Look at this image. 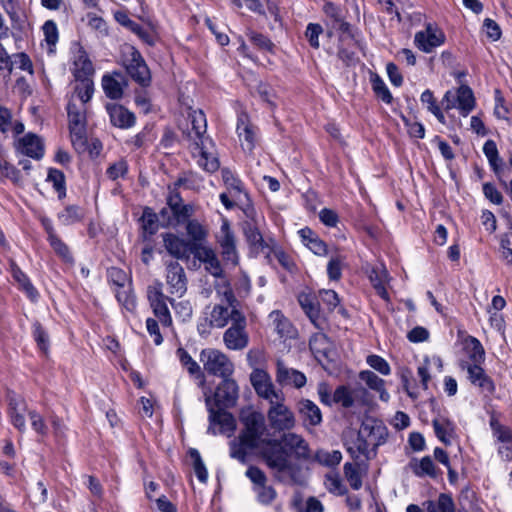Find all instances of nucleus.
I'll use <instances>...</instances> for the list:
<instances>
[{
    "label": "nucleus",
    "instance_id": "f257e3e1",
    "mask_svg": "<svg viewBox=\"0 0 512 512\" xmlns=\"http://www.w3.org/2000/svg\"><path fill=\"white\" fill-rule=\"evenodd\" d=\"M285 449L292 452L298 459H308L310 456L306 440L299 434L289 432L284 433L280 440L269 439L266 446L261 448V458L277 480L284 482L289 479L299 483L296 477V466L289 460Z\"/></svg>",
    "mask_w": 512,
    "mask_h": 512
},
{
    "label": "nucleus",
    "instance_id": "f03ea898",
    "mask_svg": "<svg viewBox=\"0 0 512 512\" xmlns=\"http://www.w3.org/2000/svg\"><path fill=\"white\" fill-rule=\"evenodd\" d=\"M191 128L185 132L188 149L200 168L213 173L220 167L213 141L206 136L207 122L203 111L193 110L189 114Z\"/></svg>",
    "mask_w": 512,
    "mask_h": 512
},
{
    "label": "nucleus",
    "instance_id": "7ed1b4c3",
    "mask_svg": "<svg viewBox=\"0 0 512 512\" xmlns=\"http://www.w3.org/2000/svg\"><path fill=\"white\" fill-rule=\"evenodd\" d=\"M243 429L238 437L229 443L230 457L245 464L248 462L249 455L266 446L269 439H262L265 431V420L262 413L252 410L242 411L240 416Z\"/></svg>",
    "mask_w": 512,
    "mask_h": 512
},
{
    "label": "nucleus",
    "instance_id": "20e7f679",
    "mask_svg": "<svg viewBox=\"0 0 512 512\" xmlns=\"http://www.w3.org/2000/svg\"><path fill=\"white\" fill-rule=\"evenodd\" d=\"M223 296L227 304L214 305L208 318L210 326L218 329L224 328L229 322L232 325L234 322L242 321V318L245 317L229 284L226 285Z\"/></svg>",
    "mask_w": 512,
    "mask_h": 512
},
{
    "label": "nucleus",
    "instance_id": "39448f33",
    "mask_svg": "<svg viewBox=\"0 0 512 512\" xmlns=\"http://www.w3.org/2000/svg\"><path fill=\"white\" fill-rule=\"evenodd\" d=\"M67 113L72 145L77 152L83 153L88 148L86 138V109L83 105H78L75 101L70 100L67 105Z\"/></svg>",
    "mask_w": 512,
    "mask_h": 512
},
{
    "label": "nucleus",
    "instance_id": "423d86ee",
    "mask_svg": "<svg viewBox=\"0 0 512 512\" xmlns=\"http://www.w3.org/2000/svg\"><path fill=\"white\" fill-rule=\"evenodd\" d=\"M200 362L204 370L213 376L226 378L234 372V364L222 351L214 348H206L200 352Z\"/></svg>",
    "mask_w": 512,
    "mask_h": 512
},
{
    "label": "nucleus",
    "instance_id": "0eeeda50",
    "mask_svg": "<svg viewBox=\"0 0 512 512\" xmlns=\"http://www.w3.org/2000/svg\"><path fill=\"white\" fill-rule=\"evenodd\" d=\"M123 65L128 75L140 86L148 87L150 85V70L140 52L134 47L127 48L124 53Z\"/></svg>",
    "mask_w": 512,
    "mask_h": 512
},
{
    "label": "nucleus",
    "instance_id": "6e6552de",
    "mask_svg": "<svg viewBox=\"0 0 512 512\" xmlns=\"http://www.w3.org/2000/svg\"><path fill=\"white\" fill-rule=\"evenodd\" d=\"M284 400V398L277 399L270 403V407L267 411L270 427L279 432L291 430L296 424L294 413L284 404Z\"/></svg>",
    "mask_w": 512,
    "mask_h": 512
},
{
    "label": "nucleus",
    "instance_id": "1a4fd4ad",
    "mask_svg": "<svg viewBox=\"0 0 512 512\" xmlns=\"http://www.w3.org/2000/svg\"><path fill=\"white\" fill-rule=\"evenodd\" d=\"M250 381L257 395L269 401V404L277 399H283V393L276 390L269 374L261 369L254 370L250 375Z\"/></svg>",
    "mask_w": 512,
    "mask_h": 512
},
{
    "label": "nucleus",
    "instance_id": "9d476101",
    "mask_svg": "<svg viewBox=\"0 0 512 512\" xmlns=\"http://www.w3.org/2000/svg\"><path fill=\"white\" fill-rule=\"evenodd\" d=\"M245 475L253 483L257 499L262 504H270L276 497V491L272 486L267 485L265 473L256 466H250Z\"/></svg>",
    "mask_w": 512,
    "mask_h": 512
},
{
    "label": "nucleus",
    "instance_id": "9b49d317",
    "mask_svg": "<svg viewBox=\"0 0 512 512\" xmlns=\"http://www.w3.org/2000/svg\"><path fill=\"white\" fill-rule=\"evenodd\" d=\"M7 403V413L11 424L20 433H24L26 431L25 413L28 412L25 399L14 391L8 390Z\"/></svg>",
    "mask_w": 512,
    "mask_h": 512
},
{
    "label": "nucleus",
    "instance_id": "f8f14e48",
    "mask_svg": "<svg viewBox=\"0 0 512 512\" xmlns=\"http://www.w3.org/2000/svg\"><path fill=\"white\" fill-rule=\"evenodd\" d=\"M359 434L372 445V454L376 456L377 448L387 441L388 429L381 421L369 419L363 422Z\"/></svg>",
    "mask_w": 512,
    "mask_h": 512
},
{
    "label": "nucleus",
    "instance_id": "ddd939ff",
    "mask_svg": "<svg viewBox=\"0 0 512 512\" xmlns=\"http://www.w3.org/2000/svg\"><path fill=\"white\" fill-rule=\"evenodd\" d=\"M246 317L234 322L223 334V342L229 350H243L248 346L249 335L246 331Z\"/></svg>",
    "mask_w": 512,
    "mask_h": 512
},
{
    "label": "nucleus",
    "instance_id": "4468645a",
    "mask_svg": "<svg viewBox=\"0 0 512 512\" xmlns=\"http://www.w3.org/2000/svg\"><path fill=\"white\" fill-rule=\"evenodd\" d=\"M193 255L204 264L205 270L207 272H209L212 276L221 279L222 285L224 289H226V285L229 283L224 277L221 263L215 252L211 248L200 245L195 246Z\"/></svg>",
    "mask_w": 512,
    "mask_h": 512
},
{
    "label": "nucleus",
    "instance_id": "2eb2a0df",
    "mask_svg": "<svg viewBox=\"0 0 512 512\" xmlns=\"http://www.w3.org/2000/svg\"><path fill=\"white\" fill-rule=\"evenodd\" d=\"M168 209L172 216L167 219V224H179L186 222L193 214V207L189 204H183V200L178 191L171 189L167 197Z\"/></svg>",
    "mask_w": 512,
    "mask_h": 512
},
{
    "label": "nucleus",
    "instance_id": "dca6fc26",
    "mask_svg": "<svg viewBox=\"0 0 512 512\" xmlns=\"http://www.w3.org/2000/svg\"><path fill=\"white\" fill-rule=\"evenodd\" d=\"M166 283L169 292L179 297L187 291V278L184 268L176 261L166 264Z\"/></svg>",
    "mask_w": 512,
    "mask_h": 512
},
{
    "label": "nucleus",
    "instance_id": "f3484780",
    "mask_svg": "<svg viewBox=\"0 0 512 512\" xmlns=\"http://www.w3.org/2000/svg\"><path fill=\"white\" fill-rule=\"evenodd\" d=\"M444 40V34L431 24H428L425 30L417 32L414 38L415 45L425 53L432 52L434 48L443 44Z\"/></svg>",
    "mask_w": 512,
    "mask_h": 512
},
{
    "label": "nucleus",
    "instance_id": "a211bd4d",
    "mask_svg": "<svg viewBox=\"0 0 512 512\" xmlns=\"http://www.w3.org/2000/svg\"><path fill=\"white\" fill-rule=\"evenodd\" d=\"M14 147L16 151L22 155L32 159L40 160L44 155V146L41 139L33 133H28L19 138Z\"/></svg>",
    "mask_w": 512,
    "mask_h": 512
},
{
    "label": "nucleus",
    "instance_id": "6ab92c4d",
    "mask_svg": "<svg viewBox=\"0 0 512 512\" xmlns=\"http://www.w3.org/2000/svg\"><path fill=\"white\" fill-rule=\"evenodd\" d=\"M148 299L154 315L159 319L162 325L170 326L172 324V318L166 303L168 297L165 296L160 289L149 288Z\"/></svg>",
    "mask_w": 512,
    "mask_h": 512
},
{
    "label": "nucleus",
    "instance_id": "aec40b11",
    "mask_svg": "<svg viewBox=\"0 0 512 512\" xmlns=\"http://www.w3.org/2000/svg\"><path fill=\"white\" fill-rule=\"evenodd\" d=\"M493 435L500 445L497 448L498 454L504 461H512V429L501 425L496 421H491Z\"/></svg>",
    "mask_w": 512,
    "mask_h": 512
},
{
    "label": "nucleus",
    "instance_id": "412c9836",
    "mask_svg": "<svg viewBox=\"0 0 512 512\" xmlns=\"http://www.w3.org/2000/svg\"><path fill=\"white\" fill-rule=\"evenodd\" d=\"M163 241L168 253L177 259H188L193 254L195 246H200V244H191L170 233L163 236Z\"/></svg>",
    "mask_w": 512,
    "mask_h": 512
},
{
    "label": "nucleus",
    "instance_id": "4be33fe9",
    "mask_svg": "<svg viewBox=\"0 0 512 512\" xmlns=\"http://www.w3.org/2000/svg\"><path fill=\"white\" fill-rule=\"evenodd\" d=\"M206 403L208 405L209 410V421H210V427L208 428L209 432H212L213 434H216L215 429L212 427L213 425H219L220 426V432L221 433H232L235 430L236 424L235 419L232 416L231 413H228L222 409L215 410L213 407L210 406V399H206Z\"/></svg>",
    "mask_w": 512,
    "mask_h": 512
},
{
    "label": "nucleus",
    "instance_id": "5701e85b",
    "mask_svg": "<svg viewBox=\"0 0 512 512\" xmlns=\"http://www.w3.org/2000/svg\"><path fill=\"white\" fill-rule=\"evenodd\" d=\"M238 398V385L230 377L223 378L215 392V401L225 407L233 406Z\"/></svg>",
    "mask_w": 512,
    "mask_h": 512
},
{
    "label": "nucleus",
    "instance_id": "b1692460",
    "mask_svg": "<svg viewBox=\"0 0 512 512\" xmlns=\"http://www.w3.org/2000/svg\"><path fill=\"white\" fill-rule=\"evenodd\" d=\"M276 381L282 385H292L301 388L306 384V376L293 368L287 367L282 361H277Z\"/></svg>",
    "mask_w": 512,
    "mask_h": 512
},
{
    "label": "nucleus",
    "instance_id": "393cba45",
    "mask_svg": "<svg viewBox=\"0 0 512 512\" xmlns=\"http://www.w3.org/2000/svg\"><path fill=\"white\" fill-rule=\"evenodd\" d=\"M106 109L113 126L121 129H128L134 126L136 122L135 115L124 106L113 103L107 104Z\"/></svg>",
    "mask_w": 512,
    "mask_h": 512
},
{
    "label": "nucleus",
    "instance_id": "a878e982",
    "mask_svg": "<svg viewBox=\"0 0 512 512\" xmlns=\"http://www.w3.org/2000/svg\"><path fill=\"white\" fill-rule=\"evenodd\" d=\"M299 416L304 426H318L322 422L320 408L309 399H302L297 404Z\"/></svg>",
    "mask_w": 512,
    "mask_h": 512
},
{
    "label": "nucleus",
    "instance_id": "bb28decb",
    "mask_svg": "<svg viewBox=\"0 0 512 512\" xmlns=\"http://www.w3.org/2000/svg\"><path fill=\"white\" fill-rule=\"evenodd\" d=\"M237 134L241 141L242 148L251 151L255 146L256 133L245 114H241L238 117Z\"/></svg>",
    "mask_w": 512,
    "mask_h": 512
},
{
    "label": "nucleus",
    "instance_id": "cd10ccee",
    "mask_svg": "<svg viewBox=\"0 0 512 512\" xmlns=\"http://www.w3.org/2000/svg\"><path fill=\"white\" fill-rule=\"evenodd\" d=\"M72 71L76 80L91 79L94 67L84 50L79 49L75 54Z\"/></svg>",
    "mask_w": 512,
    "mask_h": 512
},
{
    "label": "nucleus",
    "instance_id": "c85d7f7f",
    "mask_svg": "<svg viewBox=\"0 0 512 512\" xmlns=\"http://www.w3.org/2000/svg\"><path fill=\"white\" fill-rule=\"evenodd\" d=\"M369 279L377 294L384 300H388L386 286L389 282V275L385 266L383 264L374 266L370 271Z\"/></svg>",
    "mask_w": 512,
    "mask_h": 512
},
{
    "label": "nucleus",
    "instance_id": "c756f323",
    "mask_svg": "<svg viewBox=\"0 0 512 512\" xmlns=\"http://www.w3.org/2000/svg\"><path fill=\"white\" fill-rule=\"evenodd\" d=\"M10 272L13 279L18 283L19 288L22 289L32 301H36L39 295L38 291L30 282L28 276L12 259L10 260Z\"/></svg>",
    "mask_w": 512,
    "mask_h": 512
},
{
    "label": "nucleus",
    "instance_id": "7c9ffc66",
    "mask_svg": "<svg viewBox=\"0 0 512 512\" xmlns=\"http://www.w3.org/2000/svg\"><path fill=\"white\" fill-rule=\"evenodd\" d=\"M115 20L122 26L128 28L135 33L140 39L149 45H153L154 40L152 35L144 29L141 25L129 18L125 12H116L114 14Z\"/></svg>",
    "mask_w": 512,
    "mask_h": 512
},
{
    "label": "nucleus",
    "instance_id": "2f4dec72",
    "mask_svg": "<svg viewBox=\"0 0 512 512\" xmlns=\"http://www.w3.org/2000/svg\"><path fill=\"white\" fill-rule=\"evenodd\" d=\"M269 319L272 322L275 331L279 335L280 338H293L296 331L289 321L281 311L274 310L269 314Z\"/></svg>",
    "mask_w": 512,
    "mask_h": 512
},
{
    "label": "nucleus",
    "instance_id": "473e14b6",
    "mask_svg": "<svg viewBox=\"0 0 512 512\" xmlns=\"http://www.w3.org/2000/svg\"><path fill=\"white\" fill-rule=\"evenodd\" d=\"M468 378L471 383L478 386L483 391L493 392L494 385L492 380L486 375L484 369L477 364L468 365L467 367Z\"/></svg>",
    "mask_w": 512,
    "mask_h": 512
},
{
    "label": "nucleus",
    "instance_id": "72a5a7b5",
    "mask_svg": "<svg viewBox=\"0 0 512 512\" xmlns=\"http://www.w3.org/2000/svg\"><path fill=\"white\" fill-rule=\"evenodd\" d=\"M457 108L462 116H467L475 107V97L472 89L461 85L456 91Z\"/></svg>",
    "mask_w": 512,
    "mask_h": 512
},
{
    "label": "nucleus",
    "instance_id": "f704fd0d",
    "mask_svg": "<svg viewBox=\"0 0 512 512\" xmlns=\"http://www.w3.org/2000/svg\"><path fill=\"white\" fill-rule=\"evenodd\" d=\"M436 436L445 445H450L455 434V425L444 417L435 418L432 421Z\"/></svg>",
    "mask_w": 512,
    "mask_h": 512
},
{
    "label": "nucleus",
    "instance_id": "c9c22d12",
    "mask_svg": "<svg viewBox=\"0 0 512 512\" xmlns=\"http://www.w3.org/2000/svg\"><path fill=\"white\" fill-rule=\"evenodd\" d=\"M359 378L370 389L377 391L382 401L387 402L389 400L390 395L384 387L385 381L378 377L374 372L369 370L361 371L359 374Z\"/></svg>",
    "mask_w": 512,
    "mask_h": 512
},
{
    "label": "nucleus",
    "instance_id": "e433bc0d",
    "mask_svg": "<svg viewBox=\"0 0 512 512\" xmlns=\"http://www.w3.org/2000/svg\"><path fill=\"white\" fill-rule=\"evenodd\" d=\"M118 78H121L119 73L104 75L102 78L104 93L110 99H120L123 95V85Z\"/></svg>",
    "mask_w": 512,
    "mask_h": 512
},
{
    "label": "nucleus",
    "instance_id": "4c0bfd02",
    "mask_svg": "<svg viewBox=\"0 0 512 512\" xmlns=\"http://www.w3.org/2000/svg\"><path fill=\"white\" fill-rule=\"evenodd\" d=\"M243 231L246 240L251 247H253L257 251L263 250L265 247H267L264 238L257 226V223L254 220L246 222L244 224Z\"/></svg>",
    "mask_w": 512,
    "mask_h": 512
},
{
    "label": "nucleus",
    "instance_id": "58836bf2",
    "mask_svg": "<svg viewBox=\"0 0 512 512\" xmlns=\"http://www.w3.org/2000/svg\"><path fill=\"white\" fill-rule=\"evenodd\" d=\"M77 83L74 87V93L71 96L70 100L77 98L80 103L78 105H83L90 101L94 92V84L92 79H83L76 80Z\"/></svg>",
    "mask_w": 512,
    "mask_h": 512
},
{
    "label": "nucleus",
    "instance_id": "ea45409f",
    "mask_svg": "<svg viewBox=\"0 0 512 512\" xmlns=\"http://www.w3.org/2000/svg\"><path fill=\"white\" fill-rule=\"evenodd\" d=\"M298 302L312 323L316 324L320 316L317 300L310 294L301 293L298 296Z\"/></svg>",
    "mask_w": 512,
    "mask_h": 512
},
{
    "label": "nucleus",
    "instance_id": "a19ab883",
    "mask_svg": "<svg viewBox=\"0 0 512 512\" xmlns=\"http://www.w3.org/2000/svg\"><path fill=\"white\" fill-rule=\"evenodd\" d=\"M347 451L355 460L359 459L361 456L365 457L367 460L375 457L372 454V449H369L368 441L359 433L356 440L352 444L348 445Z\"/></svg>",
    "mask_w": 512,
    "mask_h": 512
},
{
    "label": "nucleus",
    "instance_id": "79ce46f5",
    "mask_svg": "<svg viewBox=\"0 0 512 512\" xmlns=\"http://www.w3.org/2000/svg\"><path fill=\"white\" fill-rule=\"evenodd\" d=\"M410 466L416 476H429L431 478L437 477L436 467L429 456L423 457L420 461L413 460L410 463Z\"/></svg>",
    "mask_w": 512,
    "mask_h": 512
},
{
    "label": "nucleus",
    "instance_id": "37998d69",
    "mask_svg": "<svg viewBox=\"0 0 512 512\" xmlns=\"http://www.w3.org/2000/svg\"><path fill=\"white\" fill-rule=\"evenodd\" d=\"M427 512H455V504L451 495L441 493L437 502H427Z\"/></svg>",
    "mask_w": 512,
    "mask_h": 512
},
{
    "label": "nucleus",
    "instance_id": "c03bdc74",
    "mask_svg": "<svg viewBox=\"0 0 512 512\" xmlns=\"http://www.w3.org/2000/svg\"><path fill=\"white\" fill-rule=\"evenodd\" d=\"M420 100L422 104L426 105L428 111H430L440 123L445 124V116L437 104L432 91L429 89L425 90L421 94Z\"/></svg>",
    "mask_w": 512,
    "mask_h": 512
},
{
    "label": "nucleus",
    "instance_id": "a18cd8bd",
    "mask_svg": "<svg viewBox=\"0 0 512 512\" xmlns=\"http://www.w3.org/2000/svg\"><path fill=\"white\" fill-rule=\"evenodd\" d=\"M141 226L145 233L149 235H153L158 230V216L157 214L149 207H145L143 210V214L141 217Z\"/></svg>",
    "mask_w": 512,
    "mask_h": 512
},
{
    "label": "nucleus",
    "instance_id": "49530a36",
    "mask_svg": "<svg viewBox=\"0 0 512 512\" xmlns=\"http://www.w3.org/2000/svg\"><path fill=\"white\" fill-rule=\"evenodd\" d=\"M176 354L181 364L187 369L189 374L202 376L199 364L190 356V354L183 348H178Z\"/></svg>",
    "mask_w": 512,
    "mask_h": 512
},
{
    "label": "nucleus",
    "instance_id": "de8ad7c7",
    "mask_svg": "<svg viewBox=\"0 0 512 512\" xmlns=\"http://www.w3.org/2000/svg\"><path fill=\"white\" fill-rule=\"evenodd\" d=\"M315 459L322 465L336 466L340 463L342 459V454L338 450H318L315 454Z\"/></svg>",
    "mask_w": 512,
    "mask_h": 512
},
{
    "label": "nucleus",
    "instance_id": "09e8293b",
    "mask_svg": "<svg viewBox=\"0 0 512 512\" xmlns=\"http://www.w3.org/2000/svg\"><path fill=\"white\" fill-rule=\"evenodd\" d=\"M47 181L51 182L54 189L59 193V197L65 196V176L64 173L58 169H49L47 175Z\"/></svg>",
    "mask_w": 512,
    "mask_h": 512
},
{
    "label": "nucleus",
    "instance_id": "8fccbe9b",
    "mask_svg": "<svg viewBox=\"0 0 512 512\" xmlns=\"http://www.w3.org/2000/svg\"><path fill=\"white\" fill-rule=\"evenodd\" d=\"M82 216V212L78 206L70 205L59 213L58 218L62 224L71 225L80 221Z\"/></svg>",
    "mask_w": 512,
    "mask_h": 512
},
{
    "label": "nucleus",
    "instance_id": "3c124183",
    "mask_svg": "<svg viewBox=\"0 0 512 512\" xmlns=\"http://www.w3.org/2000/svg\"><path fill=\"white\" fill-rule=\"evenodd\" d=\"M116 298L128 311H133L135 309L136 301L129 285H126L123 288H118L116 290Z\"/></svg>",
    "mask_w": 512,
    "mask_h": 512
},
{
    "label": "nucleus",
    "instance_id": "603ef678",
    "mask_svg": "<svg viewBox=\"0 0 512 512\" xmlns=\"http://www.w3.org/2000/svg\"><path fill=\"white\" fill-rule=\"evenodd\" d=\"M189 455L193 461L194 472L200 482L205 483L208 478L206 467L202 461L200 453L196 449H190Z\"/></svg>",
    "mask_w": 512,
    "mask_h": 512
},
{
    "label": "nucleus",
    "instance_id": "864d4df0",
    "mask_svg": "<svg viewBox=\"0 0 512 512\" xmlns=\"http://www.w3.org/2000/svg\"><path fill=\"white\" fill-rule=\"evenodd\" d=\"M344 474L350 486L354 490H359L361 488L362 480L356 465L349 462L345 463Z\"/></svg>",
    "mask_w": 512,
    "mask_h": 512
},
{
    "label": "nucleus",
    "instance_id": "5fc2aeb1",
    "mask_svg": "<svg viewBox=\"0 0 512 512\" xmlns=\"http://www.w3.org/2000/svg\"><path fill=\"white\" fill-rule=\"evenodd\" d=\"M55 253L59 255L65 262H73V257L69 251L68 246L56 235L51 236L48 240Z\"/></svg>",
    "mask_w": 512,
    "mask_h": 512
},
{
    "label": "nucleus",
    "instance_id": "6e6d98bb",
    "mask_svg": "<svg viewBox=\"0 0 512 512\" xmlns=\"http://www.w3.org/2000/svg\"><path fill=\"white\" fill-rule=\"evenodd\" d=\"M218 243L220 244V247L236 245L234 234L230 228V224L227 219L222 220L220 234L218 236Z\"/></svg>",
    "mask_w": 512,
    "mask_h": 512
},
{
    "label": "nucleus",
    "instance_id": "4d7b16f0",
    "mask_svg": "<svg viewBox=\"0 0 512 512\" xmlns=\"http://www.w3.org/2000/svg\"><path fill=\"white\" fill-rule=\"evenodd\" d=\"M28 416L33 430L41 437H45L48 434V427L44 418L36 410H29Z\"/></svg>",
    "mask_w": 512,
    "mask_h": 512
},
{
    "label": "nucleus",
    "instance_id": "13d9d810",
    "mask_svg": "<svg viewBox=\"0 0 512 512\" xmlns=\"http://www.w3.org/2000/svg\"><path fill=\"white\" fill-rule=\"evenodd\" d=\"M372 88L377 97H379L383 102L387 104L391 103L392 95L384 81L377 75L372 79Z\"/></svg>",
    "mask_w": 512,
    "mask_h": 512
},
{
    "label": "nucleus",
    "instance_id": "bf43d9fd",
    "mask_svg": "<svg viewBox=\"0 0 512 512\" xmlns=\"http://www.w3.org/2000/svg\"><path fill=\"white\" fill-rule=\"evenodd\" d=\"M332 400L335 403H340L345 408H349L354 404L352 393L346 386H339L335 390Z\"/></svg>",
    "mask_w": 512,
    "mask_h": 512
},
{
    "label": "nucleus",
    "instance_id": "052dcab7",
    "mask_svg": "<svg viewBox=\"0 0 512 512\" xmlns=\"http://www.w3.org/2000/svg\"><path fill=\"white\" fill-rule=\"evenodd\" d=\"M221 174L224 184L231 192L241 193L243 191L242 182L229 169H222Z\"/></svg>",
    "mask_w": 512,
    "mask_h": 512
},
{
    "label": "nucleus",
    "instance_id": "680f3d73",
    "mask_svg": "<svg viewBox=\"0 0 512 512\" xmlns=\"http://www.w3.org/2000/svg\"><path fill=\"white\" fill-rule=\"evenodd\" d=\"M33 335L41 351L47 353L49 349V337L42 325L38 322L33 325Z\"/></svg>",
    "mask_w": 512,
    "mask_h": 512
},
{
    "label": "nucleus",
    "instance_id": "e2e57ef3",
    "mask_svg": "<svg viewBox=\"0 0 512 512\" xmlns=\"http://www.w3.org/2000/svg\"><path fill=\"white\" fill-rule=\"evenodd\" d=\"M249 40L252 42L254 46H256L258 49L262 51L272 52L274 48V44L272 41L264 36L263 34L256 33V32H250L249 33Z\"/></svg>",
    "mask_w": 512,
    "mask_h": 512
},
{
    "label": "nucleus",
    "instance_id": "0e129e2a",
    "mask_svg": "<svg viewBox=\"0 0 512 512\" xmlns=\"http://www.w3.org/2000/svg\"><path fill=\"white\" fill-rule=\"evenodd\" d=\"M343 259L340 256L332 257L327 265V274L330 280L338 281L342 276Z\"/></svg>",
    "mask_w": 512,
    "mask_h": 512
},
{
    "label": "nucleus",
    "instance_id": "69168bd1",
    "mask_svg": "<svg viewBox=\"0 0 512 512\" xmlns=\"http://www.w3.org/2000/svg\"><path fill=\"white\" fill-rule=\"evenodd\" d=\"M323 28L320 24L317 23H309L306 31L305 36L311 45V47L318 49L320 46L319 43V36L322 34Z\"/></svg>",
    "mask_w": 512,
    "mask_h": 512
},
{
    "label": "nucleus",
    "instance_id": "338daca9",
    "mask_svg": "<svg viewBox=\"0 0 512 512\" xmlns=\"http://www.w3.org/2000/svg\"><path fill=\"white\" fill-rule=\"evenodd\" d=\"M42 29L45 41L50 46L49 50L52 52V47L55 46L58 41V29L56 23L52 20H48L44 23Z\"/></svg>",
    "mask_w": 512,
    "mask_h": 512
},
{
    "label": "nucleus",
    "instance_id": "774afa93",
    "mask_svg": "<svg viewBox=\"0 0 512 512\" xmlns=\"http://www.w3.org/2000/svg\"><path fill=\"white\" fill-rule=\"evenodd\" d=\"M325 486L331 493L337 495H343L346 493V488L337 474H328L325 479Z\"/></svg>",
    "mask_w": 512,
    "mask_h": 512
}]
</instances>
